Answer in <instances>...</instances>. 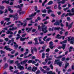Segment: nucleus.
I'll use <instances>...</instances> for the list:
<instances>
[{
  "mask_svg": "<svg viewBox=\"0 0 74 74\" xmlns=\"http://www.w3.org/2000/svg\"><path fill=\"white\" fill-rule=\"evenodd\" d=\"M45 27V25L43 23L41 26V27L42 29V32H43L44 33H46L48 32V29H47V27Z\"/></svg>",
  "mask_w": 74,
  "mask_h": 74,
  "instance_id": "nucleus-1",
  "label": "nucleus"
},
{
  "mask_svg": "<svg viewBox=\"0 0 74 74\" xmlns=\"http://www.w3.org/2000/svg\"><path fill=\"white\" fill-rule=\"evenodd\" d=\"M67 38L68 40V41H70V44H73L74 43V38L73 37H71V36H69V37H68Z\"/></svg>",
  "mask_w": 74,
  "mask_h": 74,
  "instance_id": "nucleus-2",
  "label": "nucleus"
},
{
  "mask_svg": "<svg viewBox=\"0 0 74 74\" xmlns=\"http://www.w3.org/2000/svg\"><path fill=\"white\" fill-rule=\"evenodd\" d=\"M60 60H55L54 62L55 63V64H57L58 65H59L60 67H61V66L62 64V62H60Z\"/></svg>",
  "mask_w": 74,
  "mask_h": 74,
  "instance_id": "nucleus-3",
  "label": "nucleus"
},
{
  "mask_svg": "<svg viewBox=\"0 0 74 74\" xmlns=\"http://www.w3.org/2000/svg\"><path fill=\"white\" fill-rule=\"evenodd\" d=\"M53 45V42L51 41L49 42V47L51 49H53V48H55V46Z\"/></svg>",
  "mask_w": 74,
  "mask_h": 74,
  "instance_id": "nucleus-4",
  "label": "nucleus"
},
{
  "mask_svg": "<svg viewBox=\"0 0 74 74\" xmlns=\"http://www.w3.org/2000/svg\"><path fill=\"white\" fill-rule=\"evenodd\" d=\"M18 16V14H15L14 15L10 14L9 15V16L10 18H14V19H16V20H17V19H18V17H16V16Z\"/></svg>",
  "mask_w": 74,
  "mask_h": 74,
  "instance_id": "nucleus-5",
  "label": "nucleus"
},
{
  "mask_svg": "<svg viewBox=\"0 0 74 74\" xmlns=\"http://www.w3.org/2000/svg\"><path fill=\"white\" fill-rule=\"evenodd\" d=\"M60 29L61 30V31H63L64 32V31H65V30H64V29H63V27H61L60 28V27H55L54 28V30H60Z\"/></svg>",
  "mask_w": 74,
  "mask_h": 74,
  "instance_id": "nucleus-6",
  "label": "nucleus"
},
{
  "mask_svg": "<svg viewBox=\"0 0 74 74\" xmlns=\"http://www.w3.org/2000/svg\"><path fill=\"white\" fill-rule=\"evenodd\" d=\"M4 49H5L6 51H8L9 52H11V51H12V49H11L10 48H8L7 46H5V47Z\"/></svg>",
  "mask_w": 74,
  "mask_h": 74,
  "instance_id": "nucleus-7",
  "label": "nucleus"
},
{
  "mask_svg": "<svg viewBox=\"0 0 74 74\" xmlns=\"http://www.w3.org/2000/svg\"><path fill=\"white\" fill-rule=\"evenodd\" d=\"M32 29H33V27H31L30 28V27H28V28H27L25 30L26 31H27V30H28L27 31V33H29V32L30 31H31V30H32Z\"/></svg>",
  "mask_w": 74,
  "mask_h": 74,
  "instance_id": "nucleus-8",
  "label": "nucleus"
},
{
  "mask_svg": "<svg viewBox=\"0 0 74 74\" xmlns=\"http://www.w3.org/2000/svg\"><path fill=\"white\" fill-rule=\"evenodd\" d=\"M28 61V60H25L24 61L21 62V64H25V63H26Z\"/></svg>",
  "mask_w": 74,
  "mask_h": 74,
  "instance_id": "nucleus-9",
  "label": "nucleus"
},
{
  "mask_svg": "<svg viewBox=\"0 0 74 74\" xmlns=\"http://www.w3.org/2000/svg\"><path fill=\"white\" fill-rule=\"evenodd\" d=\"M37 70V67H35V66L33 67L32 69V71L35 72Z\"/></svg>",
  "mask_w": 74,
  "mask_h": 74,
  "instance_id": "nucleus-10",
  "label": "nucleus"
},
{
  "mask_svg": "<svg viewBox=\"0 0 74 74\" xmlns=\"http://www.w3.org/2000/svg\"><path fill=\"white\" fill-rule=\"evenodd\" d=\"M18 69H19L20 70H22L24 69V67L23 66L20 65L18 66Z\"/></svg>",
  "mask_w": 74,
  "mask_h": 74,
  "instance_id": "nucleus-11",
  "label": "nucleus"
},
{
  "mask_svg": "<svg viewBox=\"0 0 74 74\" xmlns=\"http://www.w3.org/2000/svg\"><path fill=\"white\" fill-rule=\"evenodd\" d=\"M54 25H56V26L58 25V26H59V25H60V23L59 22V21H58L54 23Z\"/></svg>",
  "mask_w": 74,
  "mask_h": 74,
  "instance_id": "nucleus-12",
  "label": "nucleus"
},
{
  "mask_svg": "<svg viewBox=\"0 0 74 74\" xmlns=\"http://www.w3.org/2000/svg\"><path fill=\"white\" fill-rule=\"evenodd\" d=\"M15 28H14V27H12V29L11 28H9L10 30H12V31H13L14 30H16V29H17V27H15Z\"/></svg>",
  "mask_w": 74,
  "mask_h": 74,
  "instance_id": "nucleus-13",
  "label": "nucleus"
},
{
  "mask_svg": "<svg viewBox=\"0 0 74 74\" xmlns=\"http://www.w3.org/2000/svg\"><path fill=\"white\" fill-rule=\"evenodd\" d=\"M61 36H60L59 34H58L56 36V38H58V39H61Z\"/></svg>",
  "mask_w": 74,
  "mask_h": 74,
  "instance_id": "nucleus-14",
  "label": "nucleus"
},
{
  "mask_svg": "<svg viewBox=\"0 0 74 74\" xmlns=\"http://www.w3.org/2000/svg\"><path fill=\"white\" fill-rule=\"evenodd\" d=\"M37 15V13L36 12L34 13V14H32L31 15L29 16V17H33V16H35V15Z\"/></svg>",
  "mask_w": 74,
  "mask_h": 74,
  "instance_id": "nucleus-15",
  "label": "nucleus"
},
{
  "mask_svg": "<svg viewBox=\"0 0 74 74\" xmlns=\"http://www.w3.org/2000/svg\"><path fill=\"white\" fill-rule=\"evenodd\" d=\"M10 18H5V19L4 20V21H6V22H9L10 21Z\"/></svg>",
  "mask_w": 74,
  "mask_h": 74,
  "instance_id": "nucleus-16",
  "label": "nucleus"
},
{
  "mask_svg": "<svg viewBox=\"0 0 74 74\" xmlns=\"http://www.w3.org/2000/svg\"><path fill=\"white\" fill-rule=\"evenodd\" d=\"M70 65V64L69 63H66L65 64V66L64 67V69H67V67Z\"/></svg>",
  "mask_w": 74,
  "mask_h": 74,
  "instance_id": "nucleus-17",
  "label": "nucleus"
},
{
  "mask_svg": "<svg viewBox=\"0 0 74 74\" xmlns=\"http://www.w3.org/2000/svg\"><path fill=\"white\" fill-rule=\"evenodd\" d=\"M58 4H60V3H61L62 4H64V3H65V1H64V0H62L61 1L58 2Z\"/></svg>",
  "mask_w": 74,
  "mask_h": 74,
  "instance_id": "nucleus-18",
  "label": "nucleus"
},
{
  "mask_svg": "<svg viewBox=\"0 0 74 74\" xmlns=\"http://www.w3.org/2000/svg\"><path fill=\"white\" fill-rule=\"evenodd\" d=\"M8 64L5 63L4 66V67H3V69H5L6 68H7L8 67Z\"/></svg>",
  "mask_w": 74,
  "mask_h": 74,
  "instance_id": "nucleus-19",
  "label": "nucleus"
},
{
  "mask_svg": "<svg viewBox=\"0 0 74 74\" xmlns=\"http://www.w3.org/2000/svg\"><path fill=\"white\" fill-rule=\"evenodd\" d=\"M62 44V48L63 50H64V49H65V47H66V45L63 44Z\"/></svg>",
  "mask_w": 74,
  "mask_h": 74,
  "instance_id": "nucleus-20",
  "label": "nucleus"
},
{
  "mask_svg": "<svg viewBox=\"0 0 74 74\" xmlns=\"http://www.w3.org/2000/svg\"><path fill=\"white\" fill-rule=\"evenodd\" d=\"M67 42V40H65L64 41L62 42H60V43L61 44H64L65 43H66Z\"/></svg>",
  "mask_w": 74,
  "mask_h": 74,
  "instance_id": "nucleus-21",
  "label": "nucleus"
},
{
  "mask_svg": "<svg viewBox=\"0 0 74 74\" xmlns=\"http://www.w3.org/2000/svg\"><path fill=\"white\" fill-rule=\"evenodd\" d=\"M14 47L15 49H17V48H18V45L17 44H16L14 45Z\"/></svg>",
  "mask_w": 74,
  "mask_h": 74,
  "instance_id": "nucleus-22",
  "label": "nucleus"
},
{
  "mask_svg": "<svg viewBox=\"0 0 74 74\" xmlns=\"http://www.w3.org/2000/svg\"><path fill=\"white\" fill-rule=\"evenodd\" d=\"M26 40V38H22V37H21L20 38V41H25V40Z\"/></svg>",
  "mask_w": 74,
  "mask_h": 74,
  "instance_id": "nucleus-23",
  "label": "nucleus"
},
{
  "mask_svg": "<svg viewBox=\"0 0 74 74\" xmlns=\"http://www.w3.org/2000/svg\"><path fill=\"white\" fill-rule=\"evenodd\" d=\"M53 4V1H51L48 3V5H51Z\"/></svg>",
  "mask_w": 74,
  "mask_h": 74,
  "instance_id": "nucleus-24",
  "label": "nucleus"
},
{
  "mask_svg": "<svg viewBox=\"0 0 74 74\" xmlns=\"http://www.w3.org/2000/svg\"><path fill=\"white\" fill-rule=\"evenodd\" d=\"M33 49L34 50V51L35 52H37V49L36 47H33Z\"/></svg>",
  "mask_w": 74,
  "mask_h": 74,
  "instance_id": "nucleus-25",
  "label": "nucleus"
},
{
  "mask_svg": "<svg viewBox=\"0 0 74 74\" xmlns=\"http://www.w3.org/2000/svg\"><path fill=\"white\" fill-rule=\"evenodd\" d=\"M25 12L24 11H23L21 12H19V15L21 16V14H24V13H25Z\"/></svg>",
  "mask_w": 74,
  "mask_h": 74,
  "instance_id": "nucleus-26",
  "label": "nucleus"
},
{
  "mask_svg": "<svg viewBox=\"0 0 74 74\" xmlns=\"http://www.w3.org/2000/svg\"><path fill=\"white\" fill-rule=\"evenodd\" d=\"M25 72L24 71H22L21 72H20V74H29V73H25V74L23 73Z\"/></svg>",
  "mask_w": 74,
  "mask_h": 74,
  "instance_id": "nucleus-27",
  "label": "nucleus"
},
{
  "mask_svg": "<svg viewBox=\"0 0 74 74\" xmlns=\"http://www.w3.org/2000/svg\"><path fill=\"white\" fill-rule=\"evenodd\" d=\"M51 40V38H47V39L46 40V42H47V41H50V40Z\"/></svg>",
  "mask_w": 74,
  "mask_h": 74,
  "instance_id": "nucleus-28",
  "label": "nucleus"
},
{
  "mask_svg": "<svg viewBox=\"0 0 74 74\" xmlns=\"http://www.w3.org/2000/svg\"><path fill=\"white\" fill-rule=\"evenodd\" d=\"M44 58H45V53H42V58L43 59Z\"/></svg>",
  "mask_w": 74,
  "mask_h": 74,
  "instance_id": "nucleus-29",
  "label": "nucleus"
},
{
  "mask_svg": "<svg viewBox=\"0 0 74 74\" xmlns=\"http://www.w3.org/2000/svg\"><path fill=\"white\" fill-rule=\"evenodd\" d=\"M52 71H47V74H52Z\"/></svg>",
  "mask_w": 74,
  "mask_h": 74,
  "instance_id": "nucleus-30",
  "label": "nucleus"
},
{
  "mask_svg": "<svg viewBox=\"0 0 74 74\" xmlns=\"http://www.w3.org/2000/svg\"><path fill=\"white\" fill-rule=\"evenodd\" d=\"M74 15V13L71 14V13H68V15L69 16H72V15Z\"/></svg>",
  "mask_w": 74,
  "mask_h": 74,
  "instance_id": "nucleus-31",
  "label": "nucleus"
},
{
  "mask_svg": "<svg viewBox=\"0 0 74 74\" xmlns=\"http://www.w3.org/2000/svg\"><path fill=\"white\" fill-rule=\"evenodd\" d=\"M32 61H33V60H29L28 61L27 63H28V64L32 63Z\"/></svg>",
  "mask_w": 74,
  "mask_h": 74,
  "instance_id": "nucleus-32",
  "label": "nucleus"
},
{
  "mask_svg": "<svg viewBox=\"0 0 74 74\" xmlns=\"http://www.w3.org/2000/svg\"><path fill=\"white\" fill-rule=\"evenodd\" d=\"M14 8H19V7H20V5H17V6H14Z\"/></svg>",
  "mask_w": 74,
  "mask_h": 74,
  "instance_id": "nucleus-33",
  "label": "nucleus"
},
{
  "mask_svg": "<svg viewBox=\"0 0 74 74\" xmlns=\"http://www.w3.org/2000/svg\"><path fill=\"white\" fill-rule=\"evenodd\" d=\"M38 9V8H37V6H35V8H34L35 11H37Z\"/></svg>",
  "mask_w": 74,
  "mask_h": 74,
  "instance_id": "nucleus-34",
  "label": "nucleus"
},
{
  "mask_svg": "<svg viewBox=\"0 0 74 74\" xmlns=\"http://www.w3.org/2000/svg\"><path fill=\"white\" fill-rule=\"evenodd\" d=\"M51 16L52 17H56V15H55L53 13H52L51 14Z\"/></svg>",
  "mask_w": 74,
  "mask_h": 74,
  "instance_id": "nucleus-35",
  "label": "nucleus"
},
{
  "mask_svg": "<svg viewBox=\"0 0 74 74\" xmlns=\"http://www.w3.org/2000/svg\"><path fill=\"white\" fill-rule=\"evenodd\" d=\"M31 53H32V54H34V53L33 52V47H31Z\"/></svg>",
  "mask_w": 74,
  "mask_h": 74,
  "instance_id": "nucleus-36",
  "label": "nucleus"
},
{
  "mask_svg": "<svg viewBox=\"0 0 74 74\" xmlns=\"http://www.w3.org/2000/svg\"><path fill=\"white\" fill-rule=\"evenodd\" d=\"M49 30L51 32V31H52V32H53V29L52 28H51L49 27Z\"/></svg>",
  "mask_w": 74,
  "mask_h": 74,
  "instance_id": "nucleus-37",
  "label": "nucleus"
},
{
  "mask_svg": "<svg viewBox=\"0 0 74 74\" xmlns=\"http://www.w3.org/2000/svg\"><path fill=\"white\" fill-rule=\"evenodd\" d=\"M14 60H10V64H13L14 63Z\"/></svg>",
  "mask_w": 74,
  "mask_h": 74,
  "instance_id": "nucleus-38",
  "label": "nucleus"
},
{
  "mask_svg": "<svg viewBox=\"0 0 74 74\" xmlns=\"http://www.w3.org/2000/svg\"><path fill=\"white\" fill-rule=\"evenodd\" d=\"M42 12L43 13H47V10L46 9H44L42 10Z\"/></svg>",
  "mask_w": 74,
  "mask_h": 74,
  "instance_id": "nucleus-39",
  "label": "nucleus"
},
{
  "mask_svg": "<svg viewBox=\"0 0 74 74\" xmlns=\"http://www.w3.org/2000/svg\"><path fill=\"white\" fill-rule=\"evenodd\" d=\"M0 51L1 54H3V53H5V51H4L2 50H1Z\"/></svg>",
  "mask_w": 74,
  "mask_h": 74,
  "instance_id": "nucleus-40",
  "label": "nucleus"
},
{
  "mask_svg": "<svg viewBox=\"0 0 74 74\" xmlns=\"http://www.w3.org/2000/svg\"><path fill=\"white\" fill-rule=\"evenodd\" d=\"M4 8H5V7L4 6H2L1 7V10H4Z\"/></svg>",
  "mask_w": 74,
  "mask_h": 74,
  "instance_id": "nucleus-41",
  "label": "nucleus"
},
{
  "mask_svg": "<svg viewBox=\"0 0 74 74\" xmlns=\"http://www.w3.org/2000/svg\"><path fill=\"white\" fill-rule=\"evenodd\" d=\"M68 30H70V29H71V27H72L71 26V25H68Z\"/></svg>",
  "mask_w": 74,
  "mask_h": 74,
  "instance_id": "nucleus-42",
  "label": "nucleus"
},
{
  "mask_svg": "<svg viewBox=\"0 0 74 74\" xmlns=\"http://www.w3.org/2000/svg\"><path fill=\"white\" fill-rule=\"evenodd\" d=\"M67 20L68 21H71V19H70V18L69 17H67Z\"/></svg>",
  "mask_w": 74,
  "mask_h": 74,
  "instance_id": "nucleus-43",
  "label": "nucleus"
},
{
  "mask_svg": "<svg viewBox=\"0 0 74 74\" xmlns=\"http://www.w3.org/2000/svg\"><path fill=\"white\" fill-rule=\"evenodd\" d=\"M52 12V11L51 10H49L47 11L48 14H49L50 12Z\"/></svg>",
  "mask_w": 74,
  "mask_h": 74,
  "instance_id": "nucleus-44",
  "label": "nucleus"
},
{
  "mask_svg": "<svg viewBox=\"0 0 74 74\" xmlns=\"http://www.w3.org/2000/svg\"><path fill=\"white\" fill-rule=\"evenodd\" d=\"M50 67L51 68V69H52V70L53 69V66H52V64H50Z\"/></svg>",
  "mask_w": 74,
  "mask_h": 74,
  "instance_id": "nucleus-45",
  "label": "nucleus"
},
{
  "mask_svg": "<svg viewBox=\"0 0 74 74\" xmlns=\"http://www.w3.org/2000/svg\"><path fill=\"white\" fill-rule=\"evenodd\" d=\"M14 25V24H12L9 26V27H12Z\"/></svg>",
  "mask_w": 74,
  "mask_h": 74,
  "instance_id": "nucleus-46",
  "label": "nucleus"
},
{
  "mask_svg": "<svg viewBox=\"0 0 74 74\" xmlns=\"http://www.w3.org/2000/svg\"><path fill=\"white\" fill-rule=\"evenodd\" d=\"M65 16V13H64L62 14L61 15V18H64V16Z\"/></svg>",
  "mask_w": 74,
  "mask_h": 74,
  "instance_id": "nucleus-47",
  "label": "nucleus"
},
{
  "mask_svg": "<svg viewBox=\"0 0 74 74\" xmlns=\"http://www.w3.org/2000/svg\"><path fill=\"white\" fill-rule=\"evenodd\" d=\"M42 71V72L43 73H46V72L44 70V69H42L41 70Z\"/></svg>",
  "mask_w": 74,
  "mask_h": 74,
  "instance_id": "nucleus-48",
  "label": "nucleus"
},
{
  "mask_svg": "<svg viewBox=\"0 0 74 74\" xmlns=\"http://www.w3.org/2000/svg\"><path fill=\"white\" fill-rule=\"evenodd\" d=\"M46 51L47 52H49V51H50V49H49V48L47 49H46Z\"/></svg>",
  "mask_w": 74,
  "mask_h": 74,
  "instance_id": "nucleus-49",
  "label": "nucleus"
},
{
  "mask_svg": "<svg viewBox=\"0 0 74 74\" xmlns=\"http://www.w3.org/2000/svg\"><path fill=\"white\" fill-rule=\"evenodd\" d=\"M33 43V42L32 41H29L28 42V44H29V45H31V44H32V43Z\"/></svg>",
  "mask_w": 74,
  "mask_h": 74,
  "instance_id": "nucleus-50",
  "label": "nucleus"
},
{
  "mask_svg": "<svg viewBox=\"0 0 74 74\" xmlns=\"http://www.w3.org/2000/svg\"><path fill=\"white\" fill-rule=\"evenodd\" d=\"M3 60L5 62H6V60H7V58L6 57H5L3 59Z\"/></svg>",
  "mask_w": 74,
  "mask_h": 74,
  "instance_id": "nucleus-51",
  "label": "nucleus"
},
{
  "mask_svg": "<svg viewBox=\"0 0 74 74\" xmlns=\"http://www.w3.org/2000/svg\"><path fill=\"white\" fill-rule=\"evenodd\" d=\"M15 52V50H12V51L11 52V53L12 54H14V53Z\"/></svg>",
  "mask_w": 74,
  "mask_h": 74,
  "instance_id": "nucleus-52",
  "label": "nucleus"
},
{
  "mask_svg": "<svg viewBox=\"0 0 74 74\" xmlns=\"http://www.w3.org/2000/svg\"><path fill=\"white\" fill-rule=\"evenodd\" d=\"M44 51H45L44 49L41 50L40 51H39V53H41L42 52H43Z\"/></svg>",
  "mask_w": 74,
  "mask_h": 74,
  "instance_id": "nucleus-53",
  "label": "nucleus"
},
{
  "mask_svg": "<svg viewBox=\"0 0 74 74\" xmlns=\"http://www.w3.org/2000/svg\"><path fill=\"white\" fill-rule=\"evenodd\" d=\"M32 18H26V20H27V21H29V20H32Z\"/></svg>",
  "mask_w": 74,
  "mask_h": 74,
  "instance_id": "nucleus-54",
  "label": "nucleus"
},
{
  "mask_svg": "<svg viewBox=\"0 0 74 74\" xmlns=\"http://www.w3.org/2000/svg\"><path fill=\"white\" fill-rule=\"evenodd\" d=\"M27 69L28 70H32V67L31 66H29L28 68Z\"/></svg>",
  "mask_w": 74,
  "mask_h": 74,
  "instance_id": "nucleus-55",
  "label": "nucleus"
},
{
  "mask_svg": "<svg viewBox=\"0 0 74 74\" xmlns=\"http://www.w3.org/2000/svg\"><path fill=\"white\" fill-rule=\"evenodd\" d=\"M4 13V12L3 11H2V10H0V14H2Z\"/></svg>",
  "mask_w": 74,
  "mask_h": 74,
  "instance_id": "nucleus-56",
  "label": "nucleus"
},
{
  "mask_svg": "<svg viewBox=\"0 0 74 74\" xmlns=\"http://www.w3.org/2000/svg\"><path fill=\"white\" fill-rule=\"evenodd\" d=\"M4 23V21H1L0 22V23L1 25H3V23Z\"/></svg>",
  "mask_w": 74,
  "mask_h": 74,
  "instance_id": "nucleus-57",
  "label": "nucleus"
},
{
  "mask_svg": "<svg viewBox=\"0 0 74 74\" xmlns=\"http://www.w3.org/2000/svg\"><path fill=\"white\" fill-rule=\"evenodd\" d=\"M26 34H23L22 35V37H25V36H26Z\"/></svg>",
  "mask_w": 74,
  "mask_h": 74,
  "instance_id": "nucleus-58",
  "label": "nucleus"
},
{
  "mask_svg": "<svg viewBox=\"0 0 74 74\" xmlns=\"http://www.w3.org/2000/svg\"><path fill=\"white\" fill-rule=\"evenodd\" d=\"M62 58V56H59L57 57V59H61V58Z\"/></svg>",
  "mask_w": 74,
  "mask_h": 74,
  "instance_id": "nucleus-59",
  "label": "nucleus"
},
{
  "mask_svg": "<svg viewBox=\"0 0 74 74\" xmlns=\"http://www.w3.org/2000/svg\"><path fill=\"white\" fill-rule=\"evenodd\" d=\"M61 39H62V40H63L64 39V38H65V36H61Z\"/></svg>",
  "mask_w": 74,
  "mask_h": 74,
  "instance_id": "nucleus-60",
  "label": "nucleus"
},
{
  "mask_svg": "<svg viewBox=\"0 0 74 74\" xmlns=\"http://www.w3.org/2000/svg\"><path fill=\"white\" fill-rule=\"evenodd\" d=\"M39 73H40V70H38L37 71L36 73V74H39Z\"/></svg>",
  "mask_w": 74,
  "mask_h": 74,
  "instance_id": "nucleus-61",
  "label": "nucleus"
},
{
  "mask_svg": "<svg viewBox=\"0 0 74 74\" xmlns=\"http://www.w3.org/2000/svg\"><path fill=\"white\" fill-rule=\"evenodd\" d=\"M69 26V23L67 22H66V27H68Z\"/></svg>",
  "mask_w": 74,
  "mask_h": 74,
  "instance_id": "nucleus-62",
  "label": "nucleus"
},
{
  "mask_svg": "<svg viewBox=\"0 0 74 74\" xmlns=\"http://www.w3.org/2000/svg\"><path fill=\"white\" fill-rule=\"evenodd\" d=\"M37 19L38 20V21H40V20H41V18H40V16H38L37 17Z\"/></svg>",
  "mask_w": 74,
  "mask_h": 74,
  "instance_id": "nucleus-63",
  "label": "nucleus"
},
{
  "mask_svg": "<svg viewBox=\"0 0 74 74\" xmlns=\"http://www.w3.org/2000/svg\"><path fill=\"white\" fill-rule=\"evenodd\" d=\"M41 29V26L39 25L38 26V30H40Z\"/></svg>",
  "mask_w": 74,
  "mask_h": 74,
  "instance_id": "nucleus-64",
  "label": "nucleus"
}]
</instances>
